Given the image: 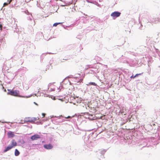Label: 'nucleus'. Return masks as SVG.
<instances>
[{
    "instance_id": "nucleus-1",
    "label": "nucleus",
    "mask_w": 160,
    "mask_h": 160,
    "mask_svg": "<svg viewBox=\"0 0 160 160\" xmlns=\"http://www.w3.org/2000/svg\"><path fill=\"white\" fill-rule=\"evenodd\" d=\"M8 94L10 95L15 97H22L19 95V91L18 90H11L10 89H8Z\"/></svg>"
},
{
    "instance_id": "nucleus-2",
    "label": "nucleus",
    "mask_w": 160,
    "mask_h": 160,
    "mask_svg": "<svg viewBox=\"0 0 160 160\" xmlns=\"http://www.w3.org/2000/svg\"><path fill=\"white\" fill-rule=\"evenodd\" d=\"M17 145V143L13 139L11 141V145L8 146L4 150V152H5L10 150Z\"/></svg>"
},
{
    "instance_id": "nucleus-3",
    "label": "nucleus",
    "mask_w": 160,
    "mask_h": 160,
    "mask_svg": "<svg viewBox=\"0 0 160 160\" xmlns=\"http://www.w3.org/2000/svg\"><path fill=\"white\" fill-rule=\"evenodd\" d=\"M39 119V118L38 117L36 118H32L31 117H26L25 118L24 120V122H30L31 123H33L37 120Z\"/></svg>"
},
{
    "instance_id": "nucleus-4",
    "label": "nucleus",
    "mask_w": 160,
    "mask_h": 160,
    "mask_svg": "<svg viewBox=\"0 0 160 160\" xmlns=\"http://www.w3.org/2000/svg\"><path fill=\"white\" fill-rule=\"evenodd\" d=\"M72 103L74 104H76V103H79L81 102L80 100L79 99L78 97L76 98L72 97Z\"/></svg>"
},
{
    "instance_id": "nucleus-5",
    "label": "nucleus",
    "mask_w": 160,
    "mask_h": 160,
    "mask_svg": "<svg viewBox=\"0 0 160 160\" xmlns=\"http://www.w3.org/2000/svg\"><path fill=\"white\" fill-rule=\"evenodd\" d=\"M121 14V13L118 12H114L112 13L111 15V16L112 17H117L120 16Z\"/></svg>"
},
{
    "instance_id": "nucleus-6",
    "label": "nucleus",
    "mask_w": 160,
    "mask_h": 160,
    "mask_svg": "<svg viewBox=\"0 0 160 160\" xmlns=\"http://www.w3.org/2000/svg\"><path fill=\"white\" fill-rule=\"evenodd\" d=\"M40 138V137L39 135H38L37 134H36L34 135L33 136H32L31 137V139L32 140H37L38 139H39Z\"/></svg>"
},
{
    "instance_id": "nucleus-7",
    "label": "nucleus",
    "mask_w": 160,
    "mask_h": 160,
    "mask_svg": "<svg viewBox=\"0 0 160 160\" xmlns=\"http://www.w3.org/2000/svg\"><path fill=\"white\" fill-rule=\"evenodd\" d=\"M43 147L44 148L47 149H52L53 146L51 144H45L43 146Z\"/></svg>"
},
{
    "instance_id": "nucleus-8",
    "label": "nucleus",
    "mask_w": 160,
    "mask_h": 160,
    "mask_svg": "<svg viewBox=\"0 0 160 160\" xmlns=\"http://www.w3.org/2000/svg\"><path fill=\"white\" fill-rule=\"evenodd\" d=\"M7 134L8 135V138H13L14 136V135L13 132L11 131L8 132Z\"/></svg>"
},
{
    "instance_id": "nucleus-9",
    "label": "nucleus",
    "mask_w": 160,
    "mask_h": 160,
    "mask_svg": "<svg viewBox=\"0 0 160 160\" xmlns=\"http://www.w3.org/2000/svg\"><path fill=\"white\" fill-rule=\"evenodd\" d=\"M20 154L19 151L17 149H16L15 151V155L16 156H18Z\"/></svg>"
},
{
    "instance_id": "nucleus-10",
    "label": "nucleus",
    "mask_w": 160,
    "mask_h": 160,
    "mask_svg": "<svg viewBox=\"0 0 160 160\" xmlns=\"http://www.w3.org/2000/svg\"><path fill=\"white\" fill-rule=\"evenodd\" d=\"M92 85L93 86H96L97 85L95 82H90L88 83V84H87V85Z\"/></svg>"
},
{
    "instance_id": "nucleus-11",
    "label": "nucleus",
    "mask_w": 160,
    "mask_h": 160,
    "mask_svg": "<svg viewBox=\"0 0 160 160\" xmlns=\"http://www.w3.org/2000/svg\"><path fill=\"white\" fill-rule=\"evenodd\" d=\"M12 0H8V3H6V2L4 3V4H3V6H5L7 5L8 4L10 3V2H12Z\"/></svg>"
},
{
    "instance_id": "nucleus-12",
    "label": "nucleus",
    "mask_w": 160,
    "mask_h": 160,
    "mask_svg": "<svg viewBox=\"0 0 160 160\" xmlns=\"http://www.w3.org/2000/svg\"><path fill=\"white\" fill-rule=\"evenodd\" d=\"M62 22L55 23L53 24V26L54 27L57 26L58 25L62 24Z\"/></svg>"
},
{
    "instance_id": "nucleus-13",
    "label": "nucleus",
    "mask_w": 160,
    "mask_h": 160,
    "mask_svg": "<svg viewBox=\"0 0 160 160\" xmlns=\"http://www.w3.org/2000/svg\"><path fill=\"white\" fill-rule=\"evenodd\" d=\"M141 74V73L137 74L134 76H135V77H138L139 75H140Z\"/></svg>"
},
{
    "instance_id": "nucleus-14",
    "label": "nucleus",
    "mask_w": 160,
    "mask_h": 160,
    "mask_svg": "<svg viewBox=\"0 0 160 160\" xmlns=\"http://www.w3.org/2000/svg\"><path fill=\"white\" fill-rule=\"evenodd\" d=\"M45 115H46V114L45 113H42V115L43 116V117H42L43 118L44 117Z\"/></svg>"
},
{
    "instance_id": "nucleus-15",
    "label": "nucleus",
    "mask_w": 160,
    "mask_h": 160,
    "mask_svg": "<svg viewBox=\"0 0 160 160\" xmlns=\"http://www.w3.org/2000/svg\"><path fill=\"white\" fill-rule=\"evenodd\" d=\"M130 78H135V76H134L132 75V76H131V77H130Z\"/></svg>"
},
{
    "instance_id": "nucleus-16",
    "label": "nucleus",
    "mask_w": 160,
    "mask_h": 160,
    "mask_svg": "<svg viewBox=\"0 0 160 160\" xmlns=\"http://www.w3.org/2000/svg\"><path fill=\"white\" fill-rule=\"evenodd\" d=\"M2 28V26L1 24H0V28H1V30Z\"/></svg>"
},
{
    "instance_id": "nucleus-17",
    "label": "nucleus",
    "mask_w": 160,
    "mask_h": 160,
    "mask_svg": "<svg viewBox=\"0 0 160 160\" xmlns=\"http://www.w3.org/2000/svg\"><path fill=\"white\" fill-rule=\"evenodd\" d=\"M34 103L36 104V105H38V104L36 103L35 102H34Z\"/></svg>"
},
{
    "instance_id": "nucleus-18",
    "label": "nucleus",
    "mask_w": 160,
    "mask_h": 160,
    "mask_svg": "<svg viewBox=\"0 0 160 160\" xmlns=\"http://www.w3.org/2000/svg\"><path fill=\"white\" fill-rule=\"evenodd\" d=\"M4 92H6V89H5L4 90Z\"/></svg>"
},
{
    "instance_id": "nucleus-19",
    "label": "nucleus",
    "mask_w": 160,
    "mask_h": 160,
    "mask_svg": "<svg viewBox=\"0 0 160 160\" xmlns=\"http://www.w3.org/2000/svg\"><path fill=\"white\" fill-rule=\"evenodd\" d=\"M156 19H158V18H156Z\"/></svg>"
}]
</instances>
